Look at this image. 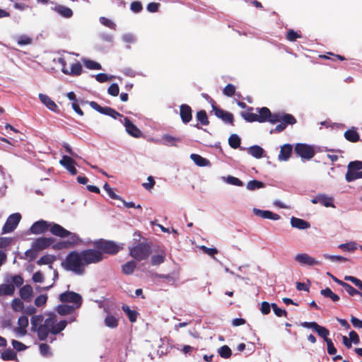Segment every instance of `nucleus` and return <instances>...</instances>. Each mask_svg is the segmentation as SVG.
I'll list each match as a JSON object with an SVG mask.
<instances>
[{
  "label": "nucleus",
  "mask_w": 362,
  "mask_h": 362,
  "mask_svg": "<svg viewBox=\"0 0 362 362\" xmlns=\"http://www.w3.org/2000/svg\"><path fill=\"white\" fill-rule=\"evenodd\" d=\"M103 259L104 256L99 251L86 249L81 252L71 251L61 264L64 269L82 275L85 273L86 266L98 264Z\"/></svg>",
  "instance_id": "1"
},
{
  "label": "nucleus",
  "mask_w": 362,
  "mask_h": 362,
  "mask_svg": "<svg viewBox=\"0 0 362 362\" xmlns=\"http://www.w3.org/2000/svg\"><path fill=\"white\" fill-rule=\"evenodd\" d=\"M253 108L249 107L246 112H242V117L248 122H258L263 123L269 122L272 124H276L281 122V113H274L272 114L268 107H263L257 108V112L258 114L252 112Z\"/></svg>",
  "instance_id": "2"
},
{
  "label": "nucleus",
  "mask_w": 362,
  "mask_h": 362,
  "mask_svg": "<svg viewBox=\"0 0 362 362\" xmlns=\"http://www.w3.org/2000/svg\"><path fill=\"white\" fill-rule=\"evenodd\" d=\"M67 325L66 320H61L57 322L55 315H52L46 318L44 323L40 325L37 329V337L40 341H45L49 333L57 334L65 329Z\"/></svg>",
  "instance_id": "3"
},
{
  "label": "nucleus",
  "mask_w": 362,
  "mask_h": 362,
  "mask_svg": "<svg viewBox=\"0 0 362 362\" xmlns=\"http://www.w3.org/2000/svg\"><path fill=\"white\" fill-rule=\"evenodd\" d=\"M303 327L313 329L315 330L319 337H322L327 343V353L329 355H334L337 353L335 348L331 339L328 338L329 331L326 327L319 325L316 322H303L300 323Z\"/></svg>",
  "instance_id": "4"
},
{
  "label": "nucleus",
  "mask_w": 362,
  "mask_h": 362,
  "mask_svg": "<svg viewBox=\"0 0 362 362\" xmlns=\"http://www.w3.org/2000/svg\"><path fill=\"white\" fill-rule=\"evenodd\" d=\"M5 281L6 284L0 285V296H12L15 291V286L19 287L23 284V279L21 275L7 276Z\"/></svg>",
  "instance_id": "5"
},
{
  "label": "nucleus",
  "mask_w": 362,
  "mask_h": 362,
  "mask_svg": "<svg viewBox=\"0 0 362 362\" xmlns=\"http://www.w3.org/2000/svg\"><path fill=\"white\" fill-rule=\"evenodd\" d=\"M95 250L99 251L103 255V253L109 255H115L119 250V247L112 240L100 239L94 242Z\"/></svg>",
  "instance_id": "6"
},
{
  "label": "nucleus",
  "mask_w": 362,
  "mask_h": 362,
  "mask_svg": "<svg viewBox=\"0 0 362 362\" xmlns=\"http://www.w3.org/2000/svg\"><path fill=\"white\" fill-rule=\"evenodd\" d=\"M130 255L137 261H141L148 257L151 253V247L148 244L141 243L129 247Z\"/></svg>",
  "instance_id": "7"
},
{
  "label": "nucleus",
  "mask_w": 362,
  "mask_h": 362,
  "mask_svg": "<svg viewBox=\"0 0 362 362\" xmlns=\"http://www.w3.org/2000/svg\"><path fill=\"white\" fill-rule=\"evenodd\" d=\"M347 168L345 178L348 182L362 178V161H351Z\"/></svg>",
  "instance_id": "8"
},
{
  "label": "nucleus",
  "mask_w": 362,
  "mask_h": 362,
  "mask_svg": "<svg viewBox=\"0 0 362 362\" xmlns=\"http://www.w3.org/2000/svg\"><path fill=\"white\" fill-rule=\"evenodd\" d=\"M294 152L301 158L305 160H310L315 156L313 147L306 144H296L294 147Z\"/></svg>",
  "instance_id": "9"
},
{
  "label": "nucleus",
  "mask_w": 362,
  "mask_h": 362,
  "mask_svg": "<svg viewBox=\"0 0 362 362\" xmlns=\"http://www.w3.org/2000/svg\"><path fill=\"white\" fill-rule=\"evenodd\" d=\"M59 300L62 303H71L76 308L82 304V297L79 293L74 291H66L59 295Z\"/></svg>",
  "instance_id": "10"
},
{
  "label": "nucleus",
  "mask_w": 362,
  "mask_h": 362,
  "mask_svg": "<svg viewBox=\"0 0 362 362\" xmlns=\"http://www.w3.org/2000/svg\"><path fill=\"white\" fill-rule=\"evenodd\" d=\"M68 240L59 241L52 245V248L55 250L67 249L78 245L81 240L77 234H71V237H67Z\"/></svg>",
  "instance_id": "11"
},
{
  "label": "nucleus",
  "mask_w": 362,
  "mask_h": 362,
  "mask_svg": "<svg viewBox=\"0 0 362 362\" xmlns=\"http://www.w3.org/2000/svg\"><path fill=\"white\" fill-rule=\"evenodd\" d=\"M211 102L212 103L213 111L214 112V115L219 119H221L224 122L230 124L231 125H234L233 121V115L232 113L225 111L215 104V101L211 99Z\"/></svg>",
  "instance_id": "12"
},
{
  "label": "nucleus",
  "mask_w": 362,
  "mask_h": 362,
  "mask_svg": "<svg viewBox=\"0 0 362 362\" xmlns=\"http://www.w3.org/2000/svg\"><path fill=\"white\" fill-rule=\"evenodd\" d=\"M21 216L18 213L10 215L2 228V233H11L15 230L20 222Z\"/></svg>",
  "instance_id": "13"
},
{
  "label": "nucleus",
  "mask_w": 362,
  "mask_h": 362,
  "mask_svg": "<svg viewBox=\"0 0 362 362\" xmlns=\"http://www.w3.org/2000/svg\"><path fill=\"white\" fill-rule=\"evenodd\" d=\"M89 105L93 109H94L97 112H98L103 115L110 116L114 119H117L118 117L122 116L121 114H119L118 112H117L113 108H112L110 107H102L95 101L89 102Z\"/></svg>",
  "instance_id": "14"
},
{
  "label": "nucleus",
  "mask_w": 362,
  "mask_h": 362,
  "mask_svg": "<svg viewBox=\"0 0 362 362\" xmlns=\"http://www.w3.org/2000/svg\"><path fill=\"white\" fill-rule=\"evenodd\" d=\"M49 231L53 235L59 237L61 238L71 237V234H74V233H71V232L67 230L66 229H65L61 225L56 223L54 222H50V226H49Z\"/></svg>",
  "instance_id": "15"
},
{
  "label": "nucleus",
  "mask_w": 362,
  "mask_h": 362,
  "mask_svg": "<svg viewBox=\"0 0 362 362\" xmlns=\"http://www.w3.org/2000/svg\"><path fill=\"white\" fill-rule=\"evenodd\" d=\"M50 222L45 220H39L35 222L30 228V231L33 234L39 235L42 234L49 230Z\"/></svg>",
  "instance_id": "16"
},
{
  "label": "nucleus",
  "mask_w": 362,
  "mask_h": 362,
  "mask_svg": "<svg viewBox=\"0 0 362 362\" xmlns=\"http://www.w3.org/2000/svg\"><path fill=\"white\" fill-rule=\"evenodd\" d=\"M295 260L303 265L314 266L321 265L322 262L316 260L306 253L298 254L295 256Z\"/></svg>",
  "instance_id": "17"
},
{
  "label": "nucleus",
  "mask_w": 362,
  "mask_h": 362,
  "mask_svg": "<svg viewBox=\"0 0 362 362\" xmlns=\"http://www.w3.org/2000/svg\"><path fill=\"white\" fill-rule=\"evenodd\" d=\"M54 241L55 240L53 238H38L33 243V247L36 248L38 251L42 250L52 245Z\"/></svg>",
  "instance_id": "18"
},
{
  "label": "nucleus",
  "mask_w": 362,
  "mask_h": 362,
  "mask_svg": "<svg viewBox=\"0 0 362 362\" xmlns=\"http://www.w3.org/2000/svg\"><path fill=\"white\" fill-rule=\"evenodd\" d=\"M59 163L71 175H75L77 174V170L75 168L76 162L70 156H63L62 158L59 160Z\"/></svg>",
  "instance_id": "19"
},
{
  "label": "nucleus",
  "mask_w": 362,
  "mask_h": 362,
  "mask_svg": "<svg viewBox=\"0 0 362 362\" xmlns=\"http://www.w3.org/2000/svg\"><path fill=\"white\" fill-rule=\"evenodd\" d=\"M124 124L126 128V131L129 135L135 138H139L142 135L139 129L133 124L128 117H124Z\"/></svg>",
  "instance_id": "20"
},
{
  "label": "nucleus",
  "mask_w": 362,
  "mask_h": 362,
  "mask_svg": "<svg viewBox=\"0 0 362 362\" xmlns=\"http://www.w3.org/2000/svg\"><path fill=\"white\" fill-rule=\"evenodd\" d=\"M180 115L183 123L187 124L192 119V110L189 105L182 104L180 107Z\"/></svg>",
  "instance_id": "21"
},
{
  "label": "nucleus",
  "mask_w": 362,
  "mask_h": 362,
  "mask_svg": "<svg viewBox=\"0 0 362 362\" xmlns=\"http://www.w3.org/2000/svg\"><path fill=\"white\" fill-rule=\"evenodd\" d=\"M311 202L313 204H320L326 207H334L333 198L325 194H319L315 197Z\"/></svg>",
  "instance_id": "22"
},
{
  "label": "nucleus",
  "mask_w": 362,
  "mask_h": 362,
  "mask_svg": "<svg viewBox=\"0 0 362 362\" xmlns=\"http://www.w3.org/2000/svg\"><path fill=\"white\" fill-rule=\"evenodd\" d=\"M28 318L25 315L21 316L18 320V327L14 329L15 332L17 334L25 336L27 334L26 328L28 327Z\"/></svg>",
  "instance_id": "23"
},
{
  "label": "nucleus",
  "mask_w": 362,
  "mask_h": 362,
  "mask_svg": "<svg viewBox=\"0 0 362 362\" xmlns=\"http://www.w3.org/2000/svg\"><path fill=\"white\" fill-rule=\"evenodd\" d=\"M253 213L256 216H259L262 218L271 219L274 221L279 220L280 218V216L279 214H274L271 211L268 210H261L255 208L253 209Z\"/></svg>",
  "instance_id": "24"
},
{
  "label": "nucleus",
  "mask_w": 362,
  "mask_h": 362,
  "mask_svg": "<svg viewBox=\"0 0 362 362\" xmlns=\"http://www.w3.org/2000/svg\"><path fill=\"white\" fill-rule=\"evenodd\" d=\"M52 10L65 18H70L74 14L70 8L62 4H57Z\"/></svg>",
  "instance_id": "25"
},
{
  "label": "nucleus",
  "mask_w": 362,
  "mask_h": 362,
  "mask_svg": "<svg viewBox=\"0 0 362 362\" xmlns=\"http://www.w3.org/2000/svg\"><path fill=\"white\" fill-rule=\"evenodd\" d=\"M39 98L40 101L50 110L58 112L59 108L56 103L47 95L40 93Z\"/></svg>",
  "instance_id": "26"
},
{
  "label": "nucleus",
  "mask_w": 362,
  "mask_h": 362,
  "mask_svg": "<svg viewBox=\"0 0 362 362\" xmlns=\"http://www.w3.org/2000/svg\"><path fill=\"white\" fill-rule=\"evenodd\" d=\"M293 146L291 144H286L281 147V150L278 156L279 160H288L292 153Z\"/></svg>",
  "instance_id": "27"
},
{
  "label": "nucleus",
  "mask_w": 362,
  "mask_h": 362,
  "mask_svg": "<svg viewBox=\"0 0 362 362\" xmlns=\"http://www.w3.org/2000/svg\"><path fill=\"white\" fill-rule=\"evenodd\" d=\"M82 70L83 67L80 62L73 64L71 66L70 71H69L66 68H62V71L64 74L70 76H79L81 74Z\"/></svg>",
  "instance_id": "28"
},
{
  "label": "nucleus",
  "mask_w": 362,
  "mask_h": 362,
  "mask_svg": "<svg viewBox=\"0 0 362 362\" xmlns=\"http://www.w3.org/2000/svg\"><path fill=\"white\" fill-rule=\"evenodd\" d=\"M291 225L293 228H296L300 230L307 229L310 227L309 222L293 216L291 218Z\"/></svg>",
  "instance_id": "29"
},
{
  "label": "nucleus",
  "mask_w": 362,
  "mask_h": 362,
  "mask_svg": "<svg viewBox=\"0 0 362 362\" xmlns=\"http://www.w3.org/2000/svg\"><path fill=\"white\" fill-rule=\"evenodd\" d=\"M161 140L163 144L168 146H177V143L181 142V139L175 137L170 134H164L162 136Z\"/></svg>",
  "instance_id": "30"
},
{
  "label": "nucleus",
  "mask_w": 362,
  "mask_h": 362,
  "mask_svg": "<svg viewBox=\"0 0 362 362\" xmlns=\"http://www.w3.org/2000/svg\"><path fill=\"white\" fill-rule=\"evenodd\" d=\"M20 296L24 300L29 302L31 299L33 294V288L30 285H25L20 288Z\"/></svg>",
  "instance_id": "31"
},
{
  "label": "nucleus",
  "mask_w": 362,
  "mask_h": 362,
  "mask_svg": "<svg viewBox=\"0 0 362 362\" xmlns=\"http://www.w3.org/2000/svg\"><path fill=\"white\" fill-rule=\"evenodd\" d=\"M105 325L109 328L115 329L119 325V319L110 313H107L104 320Z\"/></svg>",
  "instance_id": "32"
},
{
  "label": "nucleus",
  "mask_w": 362,
  "mask_h": 362,
  "mask_svg": "<svg viewBox=\"0 0 362 362\" xmlns=\"http://www.w3.org/2000/svg\"><path fill=\"white\" fill-rule=\"evenodd\" d=\"M345 139L352 143L357 142L359 140V134L355 127H352L344 132Z\"/></svg>",
  "instance_id": "33"
},
{
  "label": "nucleus",
  "mask_w": 362,
  "mask_h": 362,
  "mask_svg": "<svg viewBox=\"0 0 362 362\" xmlns=\"http://www.w3.org/2000/svg\"><path fill=\"white\" fill-rule=\"evenodd\" d=\"M190 158L199 167L209 166L211 165V163L208 159L203 158L199 154L192 153L190 155Z\"/></svg>",
  "instance_id": "34"
},
{
  "label": "nucleus",
  "mask_w": 362,
  "mask_h": 362,
  "mask_svg": "<svg viewBox=\"0 0 362 362\" xmlns=\"http://www.w3.org/2000/svg\"><path fill=\"white\" fill-rule=\"evenodd\" d=\"M122 310L126 314L131 322H135L136 321L139 313L136 310L130 309V308L127 305H123L122 306Z\"/></svg>",
  "instance_id": "35"
},
{
  "label": "nucleus",
  "mask_w": 362,
  "mask_h": 362,
  "mask_svg": "<svg viewBox=\"0 0 362 362\" xmlns=\"http://www.w3.org/2000/svg\"><path fill=\"white\" fill-rule=\"evenodd\" d=\"M248 152L250 154H251L255 158H261L263 156L264 150L261 146L255 145V146H250L248 148Z\"/></svg>",
  "instance_id": "36"
},
{
  "label": "nucleus",
  "mask_w": 362,
  "mask_h": 362,
  "mask_svg": "<svg viewBox=\"0 0 362 362\" xmlns=\"http://www.w3.org/2000/svg\"><path fill=\"white\" fill-rule=\"evenodd\" d=\"M56 260V257L52 255H45L41 257L37 261V265L51 264Z\"/></svg>",
  "instance_id": "37"
},
{
  "label": "nucleus",
  "mask_w": 362,
  "mask_h": 362,
  "mask_svg": "<svg viewBox=\"0 0 362 362\" xmlns=\"http://www.w3.org/2000/svg\"><path fill=\"white\" fill-rule=\"evenodd\" d=\"M76 308L74 305H60L57 308V312L61 315H65L71 314Z\"/></svg>",
  "instance_id": "38"
},
{
  "label": "nucleus",
  "mask_w": 362,
  "mask_h": 362,
  "mask_svg": "<svg viewBox=\"0 0 362 362\" xmlns=\"http://www.w3.org/2000/svg\"><path fill=\"white\" fill-rule=\"evenodd\" d=\"M135 267L136 263L132 260L122 265V271L124 274L129 275L134 272Z\"/></svg>",
  "instance_id": "39"
},
{
  "label": "nucleus",
  "mask_w": 362,
  "mask_h": 362,
  "mask_svg": "<svg viewBox=\"0 0 362 362\" xmlns=\"http://www.w3.org/2000/svg\"><path fill=\"white\" fill-rule=\"evenodd\" d=\"M321 295L326 298H329L332 301L337 302L339 300V296L332 292L329 288H326L320 291Z\"/></svg>",
  "instance_id": "40"
},
{
  "label": "nucleus",
  "mask_w": 362,
  "mask_h": 362,
  "mask_svg": "<svg viewBox=\"0 0 362 362\" xmlns=\"http://www.w3.org/2000/svg\"><path fill=\"white\" fill-rule=\"evenodd\" d=\"M1 358L4 361H13L16 358V353L11 349H8L3 351Z\"/></svg>",
  "instance_id": "41"
},
{
  "label": "nucleus",
  "mask_w": 362,
  "mask_h": 362,
  "mask_svg": "<svg viewBox=\"0 0 362 362\" xmlns=\"http://www.w3.org/2000/svg\"><path fill=\"white\" fill-rule=\"evenodd\" d=\"M264 187V183L261 181L257 180H250L247 184V189L250 191L260 189Z\"/></svg>",
  "instance_id": "42"
},
{
  "label": "nucleus",
  "mask_w": 362,
  "mask_h": 362,
  "mask_svg": "<svg viewBox=\"0 0 362 362\" xmlns=\"http://www.w3.org/2000/svg\"><path fill=\"white\" fill-rule=\"evenodd\" d=\"M281 122L285 124L286 127L288 124L293 125L296 123V118L291 114L281 113Z\"/></svg>",
  "instance_id": "43"
},
{
  "label": "nucleus",
  "mask_w": 362,
  "mask_h": 362,
  "mask_svg": "<svg viewBox=\"0 0 362 362\" xmlns=\"http://www.w3.org/2000/svg\"><path fill=\"white\" fill-rule=\"evenodd\" d=\"M197 119L202 125H208L209 124L206 112L204 110L197 112Z\"/></svg>",
  "instance_id": "44"
},
{
  "label": "nucleus",
  "mask_w": 362,
  "mask_h": 362,
  "mask_svg": "<svg viewBox=\"0 0 362 362\" xmlns=\"http://www.w3.org/2000/svg\"><path fill=\"white\" fill-rule=\"evenodd\" d=\"M301 37H302L301 33L300 32L298 33L293 29L288 30L286 35V40H288V41H291V42H295V41H296V40L298 38H301Z\"/></svg>",
  "instance_id": "45"
},
{
  "label": "nucleus",
  "mask_w": 362,
  "mask_h": 362,
  "mask_svg": "<svg viewBox=\"0 0 362 362\" xmlns=\"http://www.w3.org/2000/svg\"><path fill=\"white\" fill-rule=\"evenodd\" d=\"M341 286L345 289V291L351 296H354L356 295L360 296L362 298V293L354 288L352 286L349 284L348 283H345L344 284H341Z\"/></svg>",
  "instance_id": "46"
},
{
  "label": "nucleus",
  "mask_w": 362,
  "mask_h": 362,
  "mask_svg": "<svg viewBox=\"0 0 362 362\" xmlns=\"http://www.w3.org/2000/svg\"><path fill=\"white\" fill-rule=\"evenodd\" d=\"M241 140L237 134H232L228 139V144L233 148H237L240 146Z\"/></svg>",
  "instance_id": "47"
},
{
  "label": "nucleus",
  "mask_w": 362,
  "mask_h": 362,
  "mask_svg": "<svg viewBox=\"0 0 362 362\" xmlns=\"http://www.w3.org/2000/svg\"><path fill=\"white\" fill-rule=\"evenodd\" d=\"M12 309L16 312H23L24 303L20 298H14L11 303Z\"/></svg>",
  "instance_id": "48"
},
{
  "label": "nucleus",
  "mask_w": 362,
  "mask_h": 362,
  "mask_svg": "<svg viewBox=\"0 0 362 362\" xmlns=\"http://www.w3.org/2000/svg\"><path fill=\"white\" fill-rule=\"evenodd\" d=\"M218 354L221 357L223 358H228L231 356L232 351L228 346L223 345L218 349Z\"/></svg>",
  "instance_id": "49"
},
{
  "label": "nucleus",
  "mask_w": 362,
  "mask_h": 362,
  "mask_svg": "<svg viewBox=\"0 0 362 362\" xmlns=\"http://www.w3.org/2000/svg\"><path fill=\"white\" fill-rule=\"evenodd\" d=\"M83 63L85 66L89 69L99 70L102 68L99 63L90 59H84Z\"/></svg>",
  "instance_id": "50"
},
{
  "label": "nucleus",
  "mask_w": 362,
  "mask_h": 362,
  "mask_svg": "<svg viewBox=\"0 0 362 362\" xmlns=\"http://www.w3.org/2000/svg\"><path fill=\"white\" fill-rule=\"evenodd\" d=\"M165 257V254L162 252L161 254L154 255L151 258V262L153 265H159L162 264Z\"/></svg>",
  "instance_id": "51"
},
{
  "label": "nucleus",
  "mask_w": 362,
  "mask_h": 362,
  "mask_svg": "<svg viewBox=\"0 0 362 362\" xmlns=\"http://www.w3.org/2000/svg\"><path fill=\"white\" fill-rule=\"evenodd\" d=\"M25 256L28 258L29 261H33L38 255V250L32 246V248L28 250L25 252Z\"/></svg>",
  "instance_id": "52"
},
{
  "label": "nucleus",
  "mask_w": 362,
  "mask_h": 362,
  "mask_svg": "<svg viewBox=\"0 0 362 362\" xmlns=\"http://www.w3.org/2000/svg\"><path fill=\"white\" fill-rule=\"evenodd\" d=\"M103 189L106 191V192L111 199L116 200H122V198L114 192L112 189L107 183H105L104 185Z\"/></svg>",
  "instance_id": "53"
},
{
  "label": "nucleus",
  "mask_w": 362,
  "mask_h": 362,
  "mask_svg": "<svg viewBox=\"0 0 362 362\" xmlns=\"http://www.w3.org/2000/svg\"><path fill=\"white\" fill-rule=\"evenodd\" d=\"M344 280L351 281L356 286H357L358 288V289L362 291V281L360 279H358L356 277L353 276H345Z\"/></svg>",
  "instance_id": "54"
},
{
  "label": "nucleus",
  "mask_w": 362,
  "mask_h": 362,
  "mask_svg": "<svg viewBox=\"0 0 362 362\" xmlns=\"http://www.w3.org/2000/svg\"><path fill=\"white\" fill-rule=\"evenodd\" d=\"M226 182L230 185L238 187H242L244 185L243 182L240 179L231 175H228L226 177Z\"/></svg>",
  "instance_id": "55"
},
{
  "label": "nucleus",
  "mask_w": 362,
  "mask_h": 362,
  "mask_svg": "<svg viewBox=\"0 0 362 362\" xmlns=\"http://www.w3.org/2000/svg\"><path fill=\"white\" fill-rule=\"evenodd\" d=\"M272 308L273 309L274 314L277 317H282V316L287 317L286 310L279 308L276 303H272Z\"/></svg>",
  "instance_id": "56"
},
{
  "label": "nucleus",
  "mask_w": 362,
  "mask_h": 362,
  "mask_svg": "<svg viewBox=\"0 0 362 362\" xmlns=\"http://www.w3.org/2000/svg\"><path fill=\"white\" fill-rule=\"evenodd\" d=\"M235 87L234 85L231 83H228L226 86L223 89V94L226 96L231 97L235 94Z\"/></svg>",
  "instance_id": "57"
},
{
  "label": "nucleus",
  "mask_w": 362,
  "mask_h": 362,
  "mask_svg": "<svg viewBox=\"0 0 362 362\" xmlns=\"http://www.w3.org/2000/svg\"><path fill=\"white\" fill-rule=\"evenodd\" d=\"M119 88L117 83H112L107 89L108 94L112 96H117L119 95Z\"/></svg>",
  "instance_id": "58"
},
{
  "label": "nucleus",
  "mask_w": 362,
  "mask_h": 362,
  "mask_svg": "<svg viewBox=\"0 0 362 362\" xmlns=\"http://www.w3.org/2000/svg\"><path fill=\"white\" fill-rule=\"evenodd\" d=\"M47 300V295H40L35 299V305L37 307L43 306Z\"/></svg>",
  "instance_id": "59"
},
{
  "label": "nucleus",
  "mask_w": 362,
  "mask_h": 362,
  "mask_svg": "<svg viewBox=\"0 0 362 362\" xmlns=\"http://www.w3.org/2000/svg\"><path fill=\"white\" fill-rule=\"evenodd\" d=\"M39 349L40 354L44 356H49L52 354L50 351V347L47 344H40Z\"/></svg>",
  "instance_id": "60"
},
{
  "label": "nucleus",
  "mask_w": 362,
  "mask_h": 362,
  "mask_svg": "<svg viewBox=\"0 0 362 362\" xmlns=\"http://www.w3.org/2000/svg\"><path fill=\"white\" fill-rule=\"evenodd\" d=\"M339 247L346 251H354L356 249V243L354 242L341 244Z\"/></svg>",
  "instance_id": "61"
},
{
  "label": "nucleus",
  "mask_w": 362,
  "mask_h": 362,
  "mask_svg": "<svg viewBox=\"0 0 362 362\" xmlns=\"http://www.w3.org/2000/svg\"><path fill=\"white\" fill-rule=\"evenodd\" d=\"M130 8L134 13H139L142 11L143 6L140 1H135L132 2L130 5Z\"/></svg>",
  "instance_id": "62"
},
{
  "label": "nucleus",
  "mask_w": 362,
  "mask_h": 362,
  "mask_svg": "<svg viewBox=\"0 0 362 362\" xmlns=\"http://www.w3.org/2000/svg\"><path fill=\"white\" fill-rule=\"evenodd\" d=\"M32 42V39L26 35H21L18 39V44L19 45H27Z\"/></svg>",
  "instance_id": "63"
},
{
  "label": "nucleus",
  "mask_w": 362,
  "mask_h": 362,
  "mask_svg": "<svg viewBox=\"0 0 362 362\" xmlns=\"http://www.w3.org/2000/svg\"><path fill=\"white\" fill-rule=\"evenodd\" d=\"M272 305L268 302L264 301L261 304L260 310L263 315H267L270 313Z\"/></svg>",
  "instance_id": "64"
}]
</instances>
